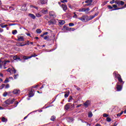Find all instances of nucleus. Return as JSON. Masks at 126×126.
I'll list each match as a JSON object with an SVG mask.
<instances>
[{
    "mask_svg": "<svg viewBox=\"0 0 126 126\" xmlns=\"http://www.w3.org/2000/svg\"><path fill=\"white\" fill-rule=\"evenodd\" d=\"M113 75L115 76L116 78L118 79L119 82H120V83H123V84L125 83V82L123 81V79H122L121 75H120L119 74H117L116 72H114L113 73Z\"/></svg>",
    "mask_w": 126,
    "mask_h": 126,
    "instance_id": "nucleus-1",
    "label": "nucleus"
},
{
    "mask_svg": "<svg viewBox=\"0 0 126 126\" xmlns=\"http://www.w3.org/2000/svg\"><path fill=\"white\" fill-rule=\"evenodd\" d=\"M7 63H10V61L9 60L1 61V60L0 59V68H2V65H3L4 68L5 69L6 68L5 65Z\"/></svg>",
    "mask_w": 126,
    "mask_h": 126,
    "instance_id": "nucleus-2",
    "label": "nucleus"
},
{
    "mask_svg": "<svg viewBox=\"0 0 126 126\" xmlns=\"http://www.w3.org/2000/svg\"><path fill=\"white\" fill-rule=\"evenodd\" d=\"M78 19H79L83 22L88 21V16L86 15H83L81 17L78 18Z\"/></svg>",
    "mask_w": 126,
    "mask_h": 126,
    "instance_id": "nucleus-3",
    "label": "nucleus"
},
{
    "mask_svg": "<svg viewBox=\"0 0 126 126\" xmlns=\"http://www.w3.org/2000/svg\"><path fill=\"white\" fill-rule=\"evenodd\" d=\"M14 101H15V99L13 98V99H11L10 98L7 99L6 100L4 103L6 104V105H10V104H13L14 102Z\"/></svg>",
    "mask_w": 126,
    "mask_h": 126,
    "instance_id": "nucleus-4",
    "label": "nucleus"
},
{
    "mask_svg": "<svg viewBox=\"0 0 126 126\" xmlns=\"http://www.w3.org/2000/svg\"><path fill=\"white\" fill-rule=\"evenodd\" d=\"M73 105H72L71 103H67L64 106V108L65 110H67L69 109H71L72 108H73Z\"/></svg>",
    "mask_w": 126,
    "mask_h": 126,
    "instance_id": "nucleus-5",
    "label": "nucleus"
},
{
    "mask_svg": "<svg viewBox=\"0 0 126 126\" xmlns=\"http://www.w3.org/2000/svg\"><path fill=\"white\" fill-rule=\"evenodd\" d=\"M115 3L118 4V5H124L125 4V2L120 0H116L115 1Z\"/></svg>",
    "mask_w": 126,
    "mask_h": 126,
    "instance_id": "nucleus-6",
    "label": "nucleus"
},
{
    "mask_svg": "<svg viewBox=\"0 0 126 126\" xmlns=\"http://www.w3.org/2000/svg\"><path fill=\"white\" fill-rule=\"evenodd\" d=\"M49 15L51 17H52L53 18H56V17H57V15L54 11L49 12Z\"/></svg>",
    "mask_w": 126,
    "mask_h": 126,
    "instance_id": "nucleus-7",
    "label": "nucleus"
},
{
    "mask_svg": "<svg viewBox=\"0 0 126 126\" xmlns=\"http://www.w3.org/2000/svg\"><path fill=\"white\" fill-rule=\"evenodd\" d=\"M57 23V22L56 21V20L54 19H52L49 21H48V24L49 25H54V24H56V23Z\"/></svg>",
    "mask_w": 126,
    "mask_h": 126,
    "instance_id": "nucleus-8",
    "label": "nucleus"
},
{
    "mask_svg": "<svg viewBox=\"0 0 126 126\" xmlns=\"http://www.w3.org/2000/svg\"><path fill=\"white\" fill-rule=\"evenodd\" d=\"M17 41L19 42H24V37L23 36H18Z\"/></svg>",
    "mask_w": 126,
    "mask_h": 126,
    "instance_id": "nucleus-9",
    "label": "nucleus"
},
{
    "mask_svg": "<svg viewBox=\"0 0 126 126\" xmlns=\"http://www.w3.org/2000/svg\"><path fill=\"white\" fill-rule=\"evenodd\" d=\"M91 103V102L90 100H87L84 103V105L85 106V107H86V108H87V107H88V106L90 105Z\"/></svg>",
    "mask_w": 126,
    "mask_h": 126,
    "instance_id": "nucleus-10",
    "label": "nucleus"
},
{
    "mask_svg": "<svg viewBox=\"0 0 126 126\" xmlns=\"http://www.w3.org/2000/svg\"><path fill=\"white\" fill-rule=\"evenodd\" d=\"M20 93V90H14V91H13V94H15L16 95H17V94H19Z\"/></svg>",
    "mask_w": 126,
    "mask_h": 126,
    "instance_id": "nucleus-11",
    "label": "nucleus"
},
{
    "mask_svg": "<svg viewBox=\"0 0 126 126\" xmlns=\"http://www.w3.org/2000/svg\"><path fill=\"white\" fill-rule=\"evenodd\" d=\"M60 6H61L63 9V10L64 11H66V9H67V6H66V5H64V4H62V5H60Z\"/></svg>",
    "mask_w": 126,
    "mask_h": 126,
    "instance_id": "nucleus-12",
    "label": "nucleus"
},
{
    "mask_svg": "<svg viewBox=\"0 0 126 126\" xmlns=\"http://www.w3.org/2000/svg\"><path fill=\"white\" fill-rule=\"evenodd\" d=\"M29 97H33L34 96V90H32L31 92L29 93Z\"/></svg>",
    "mask_w": 126,
    "mask_h": 126,
    "instance_id": "nucleus-13",
    "label": "nucleus"
},
{
    "mask_svg": "<svg viewBox=\"0 0 126 126\" xmlns=\"http://www.w3.org/2000/svg\"><path fill=\"white\" fill-rule=\"evenodd\" d=\"M21 9L22 10H23V11H26V10H27V7H26V4H24L22 7H21Z\"/></svg>",
    "mask_w": 126,
    "mask_h": 126,
    "instance_id": "nucleus-14",
    "label": "nucleus"
},
{
    "mask_svg": "<svg viewBox=\"0 0 126 126\" xmlns=\"http://www.w3.org/2000/svg\"><path fill=\"white\" fill-rule=\"evenodd\" d=\"M117 91H121V90H122V89H123V87H122V86L118 85V84H117Z\"/></svg>",
    "mask_w": 126,
    "mask_h": 126,
    "instance_id": "nucleus-15",
    "label": "nucleus"
},
{
    "mask_svg": "<svg viewBox=\"0 0 126 126\" xmlns=\"http://www.w3.org/2000/svg\"><path fill=\"white\" fill-rule=\"evenodd\" d=\"M13 59L14 60V61H21V60H20V58L18 57L17 55L14 56Z\"/></svg>",
    "mask_w": 126,
    "mask_h": 126,
    "instance_id": "nucleus-16",
    "label": "nucleus"
},
{
    "mask_svg": "<svg viewBox=\"0 0 126 126\" xmlns=\"http://www.w3.org/2000/svg\"><path fill=\"white\" fill-rule=\"evenodd\" d=\"M48 2V0H40V2L41 4H45Z\"/></svg>",
    "mask_w": 126,
    "mask_h": 126,
    "instance_id": "nucleus-17",
    "label": "nucleus"
},
{
    "mask_svg": "<svg viewBox=\"0 0 126 126\" xmlns=\"http://www.w3.org/2000/svg\"><path fill=\"white\" fill-rule=\"evenodd\" d=\"M92 1H93V0H87L85 1V3H88V4H90V5H91Z\"/></svg>",
    "mask_w": 126,
    "mask_h": 126,
    "instance_id": "nucleus-18",
    "label": "nucleus"
},
{
    "mask_svg": "<svg viewBox=\"0 0 126 126\" xmlns=\"http://www.w3.org/2000/svg\"><path fill=\"white\" fill-rule=\"evenodd\" d=\"M73 120V118L71 117L67 118V121L68 122V123H72V121Z\"/></svg>",
    "mask_w": 126,
    "mask_h": 126,
    "instance_id": "nucleus-19",
    "label": "nucleus"
},
{
    "mask_svg": "<svg viewBox=\"0 0 126 126\" xmlns=\"http://www.w3.org/2000/svg\"><path fill=\"white\" fill-rule=\"evenodd\" d=\"M59 23L60 25H63V24L65 23V22H64L63 20H60L59 21Z\"/></svg>",
    "mask_w": 126,
    "mask_h": 126,
    "instance_id": "nucleus-20",
    "label": "nucleus"
},
{
    "mask_svg": "<svg viewBox=\"0 0 126 126\" xmlns=\"http://www.w3.org/2000/svg\"><path fill=\"white\" fill-rule=\"evenodd\" d=\"M94 17H95V16L94 15L90 16V17L88 16V21H89V20L93 19Z\"/></svg>",
    "mask_w": 126,
    "mask_h": 126,
    "instance_id": "nucleus-21",
    "label": "nucleus"
},
{
    "mask_svg": "<svg viewBox=\"0 0 126 126\" xmlns=\"http://www.w3.org/2000/svg\"><path fill=\"white\" fill-rule=\"evenodd\" d=\"M89 10H90V9L89 8H87L86 9L85 8L84 12H85L86 14H88V13H89Z\"/></svg>",
    "mask_w": 126,
    "mask_h": 126,
    "instance_id": "nucleus-22",
    "label": "nucleus"
},
{
    "mask_svg": "<svg viewBox=\"0 0 126 126\" xmlns=\"http://www.w3.org/2000/svg\"><path fill=\"white\" fill-rule=\"evenodd\" d=\"M29 16H30V17L32 18V19H35V18H36V16H35L34 14H29Z\"/></svg>",
    "mask_w": 126,
    "mask_h": 126,
    "instance_id": "nucleus-23",
    "label": "nucleus"
},
{
    "mask_svg": "<svg viewBox=\"0 0 126 126\" xmlns=\"http://www.w3.org/2000/svg\"><path fill=\"white\" fill-rule=\"evenodd\" d=\"M1 121L3 123H6L7 122V119L4 117H2Z\"/></svg>",
    "mask_w": 126,
    "mask_h": 126,
    "instance_id": "nucleus-24",
    "label": "nucleus"
},
{
    "mask_svg": "<svg viewBox=\"0 0 126 126\" xmlns=\"http://www.w3.org/2000/svg\"><path fill=\"white\" fill-rule=\"evenodd\" d=\"M36 33H37V34H41V33H42V31L41 30V29H37L36 30Z\"/></svg>",
    "mask_w": 126,
    "mask_h": 126,
    "instance_id": "nucleus-25",
    "label": "nucleus"
},
{
    "mask_svg": "<svg viewBox=\"0 0 126 126\" xmlns=\"http://www.w3.org/2000/svg\"><path fill=\"white\" fill-rule=\"evenodd\" d=\"M69 93H70V92L69 91H68V93H66L64 94V97L67 98V97H68V96H69Z\"/></svg>",
    "mask_w": 126,
    "mask_h": 126,
    "instance_id": "nucleus-26",
    "label": "nucleus"
},
{
    "mask_svg": "<svg viewBox=\"0 0 126 126\" xmlns=\"http://www.w3.org/2000/svg\"><path fill=\"white\" fill-rule=\"evenodd\" d=\"M93 116V114H92V112H89L88 113L89 118H92Z\"/></svg>",
    "mask_w": 126,
    "mask_h": 126,
    "instance_id": "nucleus-27",
    "label": "nucleus"
},
{
    "mask_svg": "<svg viewBox=\"0 0 126 126\" xmlns=\"http://www.w3.org/2000/svg\"><path fill=\"white\" fill-rule=\"evenodd\" d=\"M85 10V8H80L78 10V11H79V12H84Z\"/></svg>",
    "mask_w": 126,
    "mask_h": 126,
    "instance_id": "nucleus-28",
    "label": "nucleus"
},
{
    "mask_svg": "<svg viewBox=\"0 0 126 126\" xmlns=\"http://www.w3.org/2000/svg\"><path fill=\"white\" fill-rule=\"evenodd\" d=\"M12 33L13 34V35H16V34H17V30L12 31Z\"/></svg>",
    "mask_w": 126,
    "mask_h": 126,
    "instance_id": "nucleus-29",
    "label": "nucleus"
},
{
    "mask_svg": "<svg viewBox=\"0 0 126 126\" xmlns=\"http://www.w3.org/2000/svg\"><path fill=\"white\" fill-rule=\"evenodd\" d=\"M51 120V121L55 122V121H56V116H52Z\"/></svg>",
    "mask_w": 126,
    "mask_h": 126,
    "instance_id": "nucleus-30",
    "label": "nucleus"
},
{
    "mask_svg": "<svg viewBox=\"0 0 126 126\" xmlns=\"http://www.w3.org/2000/svg\"><path fill=\"white\" fill-rule=\"evenodd\" d=\"M26 45H27V44H21L20 43H18L17 44V46H18L19 47H23V46H26Z\"/></svg>",
    "mask_w": 126,
    "mask_h": 126,
    "instance_id": "nucleus-31",
    "label": "nucleus"
},
{
    "mask_svg": "<svg viewBox=\"0 0 126 126\" xmlns=\"http://www.w3.org/2000/svg\"><path fill=\"white\" fill-rule=\"evenodd\" d=\"M74 15L73 16V18H77L78 16L76 15V12H73Z\"/></svg>",
    "mask_w": 126,
    "mask_h": 126,
    "instance_id": "nucleus-32",
    "label": "nucleus"
},
{
    "mask_svg": "<svg viewBox=\"0 0 126 126\" xmlns=\"http://www.w3.org/2000/svg\"><path fill=\"white\" fill-rule=\"evenodd\" d=\"M123 114H124V111H122L120 113H118L117 114V117H121Z\"/></svg>",
    "mask_w": 126,
    "mask_h": 126,
    "instance_id": "nucleus-33",
    "label": "nucleus"
},
{
    "mask_svg": "<svg viewBox=\"0 0 126 126\" xmlns=\"http://www.w3.org/2000/svg\"><path fill=\"white\" fill-rule=\"evenodd\" d=\"M5 87V84H2V85L0 86V89H3V88H4Z\"/></svg>",
    "mask_w": 126,
    "mask_h": 126,
    "instance_id": "nucleus-34",
    "label": "nucleus"
},
{
    "mask_svg": "<svg viewBox=\"0 0 126 126\" xmlns=\"http://www.w3.org/2000/svg\"><path fill=\"white\" fill-rule=\"evenodd\" d=\"M8 82H9V81L8 80V78H6L5 81H4V83H8Z\"/></svg>",
    "mask_w": 126,
    "mask_h": 126,
    "instance_id": "nucleus-35",
    "label": "nucleus"
},
{
    "mask_svg": "<svg viewBox=\"0 0 126 126\" xmlns=\"http://www.w3.org/2000/svg\"><path fill=\"white\" fill-rule=\"evenodd\" d=\"M19 76V75L18 74H17L16 75H14V79H17V77Z\"/></svg>",
    "mask_w": 126,
    "mask_h": 126,
    "instance_id": "nucleus-36",
    "label": "nucleus"
},
{
    "mask_svg": "<svg viewBox=\"0 0 126 126\" xmlns=\"http://www.w3.org/2000/svg\"><path fill=\"white\" fill-rule=\"evenodd\" d=\"M106 121H107V122H111L112 120L111 119V118L110 117H107L106 118Z\"/></svg>",
    "mask_w": 126,
    "mask_h": 126,
    "instance_id": "nucleus-37",
    "label": "nucleus"
},
{
    "mask_svg": "<svg viewBox=\"0 0 126 126\" xmlns=\"http://www.w3.org/2000/svg\"><path fill=\"white\" fill-rule=\"evenodd\" d=\"M0 26H1V28H5V27H7V25H0Z\"/></svg>",
    "mask_w": 126,
    "mask_h": 126,
    "instance_id": "nucleus-38",
    "label": "nucleus"
},
{
    "mask_svg": "<svg viewBox=\"0 0 126 126\" xmlns=\"http://www.w3.org/2000/svg\"><path fill=\"white\" fill-rule=\"evenodd\" d=\"M36 17H41V15L40 13H37L36 14Z\"/></svg>",
    "mask_w": 126,
    "mask_h": 126,
    "instance_id": "nucleus-39",
    "label": "nucleus"
},
{
    "mask_svg": "<svg viewBox=\"0 0 126 126\" xmlns=\"http://www.w3.org/2000/svg\"><path fill=\"white\" fill-rule=\"evenodd\" d=\"M3 97H6L7 96V92H5L3 94Z\"/></svg>",
    "mask_w": 126,
    "mask_h": 126,
    "instance_id": "nucleus-40",
    "label": "nucleus"
},
{
    "mask_svg": "<svg viewBox=\"0 0 126 126\" xmlns=\"http://www.w3.org/2000/svg\"><path fill=\"white\" fill-rule=\"evenodd\" d=\"M103 116L104 118H107V117H109V115H108L106 113H104Z\"/></svg>",
    "mask_w": 126,
    "mask_h": 126,
    "instance_id": "nucleus-41",
    "label": "nucleus"
},
{
    "mask_svg": "<svg viewBox=\"0 0 126 126\" xmlns=\"http://www.w3.org/2000/svg\"><path fill=\"white\" fill-rule=\"evenodd\" d=\"M69 26H70V27H72V26H74V24L72 23H69Z\"/></svg>",
    "mask_w": 126,
    "mask_h": 126,
    "instance_id": "nucleus-42",
    "label": "nucleus"
},
{
    "mask_svg": "<svg viewBox=\"0 0 126 126\" xmlns=\"http://www.w3.org/2000/svg\"><path fill=\"white\" fill-rule=\"evenodd\" d=\"M12 72H14V73H16V70L15 69H14V68H13L11 69Z\"/></svg>",
    "mask_w": 126,
    "mask_h": 126,
    "instance_id": "nucleus-43",
    "label": "nucleus"
},
{
    "mask_svg": "<svg viewBox=\"0 0 126 126\" xmlns=\"http://www.w3.org/2000/svg\"><path fill=\"white\" fill-rule=\"evenodd\" d=\"M23 59L24 60H28V57L24 56H23Z\"/></svg>",
    "mask_w": 126,
    "mask_h": 126,
    "instance_id": "nucleus-44",
    "label": "nucleus"
},
{
    "mask_svg": "<svg viewBox=\"0 0 126 126\" xmlns=\"http://www.w3.org/2000/svg\"><path fill=\"white\" fill-rule=\"evenodd\" d=\"M30 7H32V8H35L36 9H38V7H35L33 5H31Z\"/></svg>",
    "mask_w": 126,
    "mask_h": 126,
    "instance_id": "nucleus-45",
    "label": "nucleus"
},
{
    "mask_svg": "<svg viewBox=\"0 0 126 126\" xmlns=\"http://www.w3.org/2000/svg\"><path fill=\"white\" fill-rule=\"evenodd\" d=\"M9 87H10L9 84H7L5 86V88L6 89H7V88H9Z\"/></svg>",
    "mask_w": 126,
    "mask_h": 126,
    "instance_id": "nucleus-46",
    "label": "nucleus"
},
{
    "mask_svg": "<svg viewBox=\"0 0 126 126\" xmlns=\"http://www.w3.org/2000/svg\"><path fill=\"white\" fill-rule=\"evenodd\" d=\"M61 2H62L63 3L64 2H67V0H63L61 1Z\"/></svg>",
    "mask_w": 126,
    "mask_h": 126,
    "instance_id": "nucleus-47",
    "label": "nucleus"
},
{
    "mask_svg": "<svg viewBox=\"0 0 126 126\" xmlns=\"http://www.w3.org/2000/svg\"><path fill=\"white\" fill-rule=\"evenodd\" d=\"M9 9H11L12 10H14V8L12 6L9 7Z\"/></svg>",
    "mask_w": 126,
    "mask_h": 126,
    "instance_id": "nucleus-48",
    "label": "nucleus"
},
{
    "mask_svg": "<svg viewBox=\"0 0 126 126\" xmlns=\"http://www.w3.org/2000/svg\"><path fill=\"white\" fill-rule=\"evenodd\" d=\"M108 7L109 9H113V7L111 5H108Z\"/></svg>",
    "mask_w": 126,
    "mask_h": 126,
    "instance_id": "nucleus-49",
    "label": "nucleus"
},
{
    "mask_svg": "<svg viewBox=\"0 0 126 126\" xmlns=\"http://www.w3.org/2000/svg\"><path fill=\"white\" fill-rule=\"evenodd\" d=\"M114 2H115V0H113L110 2V3H111V4H113V3H114Z\"/></svg>",
    "mask_w": 126,
    "mask_h": 126,
    "instance_id": "nucleus-50",
    "label": "nucleus"
},
{
    "mask_svg": "<svg viewBox=\"0 0 126 126\" xmlns=\"http://www.w3.org/2000/svg\"><path fill=\"white\" fill-rule=\"evenodd\" d=\"M6 71H7L8 72H10V71H11V69L9 68L6 70Z\"/></svg>",
    "mask_w": 126,
    "mask_h": 126,
    "instance_id": "nucleus-51",
    "label": "nucleus"
},
{
    "mask_svg": "<svg viewBox=\"0 0 126 126\" xmlns=\"http://www.w3.org/2000/svg\"><path fill=\"white\" fill-rule=\"evenodd\" d=\"M113 7H114V8H117V7H118V6H117V5L116 4H114L113 5Z\"/></svg>",
    "mask_w": 126,
    "mask_h": 126,
    "instance_id": "nucleus-52",
    "label": "nucleus"
},
{
    "mask_svg": "<svg viewBox=\"0 0 126 126\" xmlns=\"http://www.w3.org/2000/svg\"><path fill=\"white\" fill-rule=\"evenodd\" d=\"M49 38V37H48V36H45L44 37V40H47V39Z\"/></svg>",
    "mask_w": 126,
    "mask_h": 126,
    "instance_id": "nucleus-53",
    "label": "nucleus"
},
{
    "mask_svg": "<svg viewBox=\"0 0 126 126\" xmlns=\"http://www.w3.org/2000/svg\"><path fill=\"white\" fill-rule=\"evenodd\" d=\"M82 104H79L76 106V108H79V107H81Z\"/></svg>",
    "mask_w": 126,
    "mask_h": 126,
    "instance_id": "nucleus-54",
    "label": "nucleus"
},
{
    "mask_svg": "<svg viewBox=\"0 0 126 126\" xmlns=\"http://www.w3.org/2000/svg\"><path fill=\"white\" fill-rule=\"evenodd\" d=\"M68 7H69V8L72 9V7H71V4H68Z\"/></svg>",
    "mask_w": 126,
    "mask_h": 126,
    "instance_id": "nucleus-55",
    "label": "nucleus"
},
{
    "mask_svg": "<svg viewBox=\"0 0 126 126\" xmlns=\"http://www.w3.org/2000/svg\"><path fill=\"white\" fill-rule=\"evenodd\" d=\"M13 25H16V24H9V26H12Z\"/></svg>",
    "mask_w": 126,
    "mask_h": 126,
    "instance_id": "nucleus-56",
    "label": "nucleus"
},
{
    "mask_svg": "<svg viewBox=\"0 0 126 126\" xmlns=\"http://www.w3.org/2000/svg\"><path fill=\"white\" fill-rule=\"evenodd\" d=\"M31 58H33V56L32 55L30 56V57H28V60L29 59H31Z\"/></svg>",
    "mask_w": 126,
    "mask_h": 126,
    "instance_id": "nucleus-57",
    "label": "nucleus"
},
{
    "mask_svg": "<svg viewBox=\"0 0 126 126\" xmlns=\"http://www.w3.org/2000/svg\"><path fill=\"white\" fill-rule=\"evenodd\" d=\"M32 58H33V57H37V56H38V55L34 54V55H32Z\"/></svg>",
    "mask_w": 126,
    "mask_h": 126,
    "instance_id": "nucleus-58",
    "label": "nucleus"
},
{
    "mask_svg": "<svg viewBox=\"0 0 126 126\" xmlns=\"http://www.w3.org/2000/svg\"><path fill=\"white\" fill-rule=\"evenodd\" d=\"M0 32H3V29H1V28H0Z\"/></svg>",
    "mask_w": 126,
    "mask_h": 126,
    "instance_id": "nucleus-59",
    "label": "nucleus"
},
{
    "mask_svg": "<svg viewBox=\"0 0 126 126\" xmlns=\"http://www.w3.org/2000/svg\"><path fill=\"white\" fill-rule=\"evenodd\" d=\"M95 126H101V125H100L99 124H96L95 125Z\"/></svg>",
    "mask_w": 126,
    "mask_h": 126,
    "instance_id": "nucleus-60",
    "label": "nucleus"
},
{
    "mask_svg": "<svg viewBox=\"0 0 126 126\" xmlns=\"http://www.w3.org/2000/svg\"><path fill=\"white\" fill-rule=\"evenodd\" d=\"M9 79H12V80H13V78L12 77H9Z\"/></svg>",
    "mask_w": 126,
    "mask_h": 126,
    "instance_id": "nucleus-61",
    "label": "nucleus"
},
{
    "mask_svg": "<svg viewBox=\"0 0 126 126\" xmlns=\"http://www.w3.org/2000/svg\"><path fill=\"white\" fill-rule=\"evenodd\" d=\"M76 89H77V90H78V91H79V90H80V88H78V87L76 88Z\"/></svg>",
    "mask_w": 126,
    "mask_h": 126,
    "instance_id": "nucleus-62",
    "label": "nucleus"
},
{
    "mask_svg": "<svg viewBox=\"0 0 126 126\" xmlns=\"http://www.w3.org/2000/svg\"><path fill=\"white\" fill-rule=\"evenodd\" d=\"M0 110H3V107L0 106Z\"/></svg>",
    "mask_w": 126,
    "mask_h": 126,
    "instance_id": "nucleus-63",
    "label": "nucleus"
},
{
    "mask_svg": "<svg viewBox=\"0 0 126 126\" xmlns=\"http://www.w3.org/2000/svg\"><path fill=\"white\" fill-rule=\"evenodd\" d=\"M48 34V32H45L44 33H43V34L44 35H47Z\"/></svg>",
    "mask_w": 126,
    "mask_h": 126,
    "instance_id": "nucleus-64",
    "label": "nucleus"
}]
</instances>
